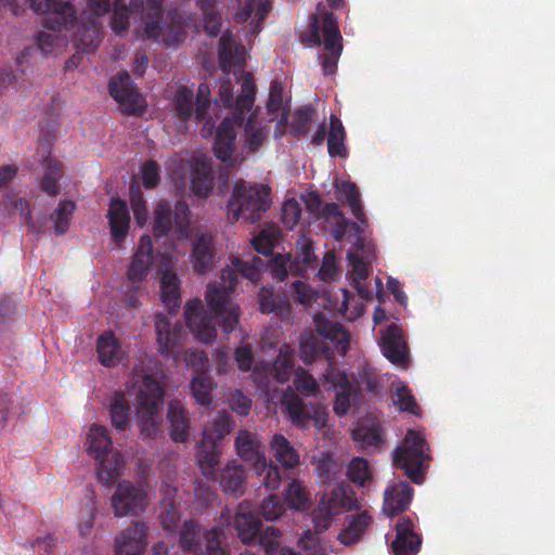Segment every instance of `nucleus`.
Returning a JSON list of instances; mask_svg holds the SVG:
<instances>
[{
	"instance_id": "nucleus-50",
	"label": "nucleus",
	"mask_w": 555,
	"mask_h": 555,
	"mask_svg": "<svg viewBox=\"0 0 555 555\" xmlns=\"http://www.w3.org/2000/svg\"><path fill=\"white\" fill-rule=\"evenodd\" d=\"M253 469L259 477H262L261 483L269 490H275L280 487V469L271 462L268 463L267 457L256 463V465L253 466Z\"/></svg>"
},
{
	"instance_id": "nucleus-20",
	"label": "nucleus",
	"mask_w": 555,
	"mask_h": 555,
	"mask_svg": "<svg viewBox=\"0 0 555 555\" xmlns=\"http://www.w3.org/2000/svg\"><path fill=\"white\" fill-rule=\"evenodd\" d=\"M153 263L154 249L152 238L150 235L145 234L140 238L127 271V278L135 288H138V284L149 274Z\"/></svg>"
},
{
	"instance_id": "nucleus-39",
	"label": "nucleus",
	"mask_w": 555,
	"mask_h": 555,
	"mask_svg": "<svg viewBox=\"0 0 555 555\" xmlns=\"http://www.w3.org/2000/svg\"><path fill=\"white\" fill-rule=\"evenodd\" d=\"M260 311L266 314H282L289 309V302L284 295L275 294L270 287H261L258 293Z\"/></svg>"
},
{
	"instance_id": "nucleus-26",
	"label": "nucleus",
	"mask_w": 555,
	"mask_h": 555,
	"mask_svg": "<svg viewBox=\"0 0 555 555\" xmlns=\"http://www.w3.org/2000/svg\"><path fill=\"white\" fill-rule=\"evenodd\" d=\"M147 12V1L130 0L129 7L126 4L114 5L112 15V28L115 33H120L129 27V16L140 20L145 24Z\"/></svg>"
},
{
	"instance_id": "nucleus-35",
	"label": "nucleus",
	"mask_w": 555,
	"mask_h": 555,
	"mask_svg": "<svg viewBox=\"0 0 555 555\" xmlns=\"http://www.w3.org/2000/svg\"><path fill=\"white\" fill-rule=\"evenodd\" d=\"M162 300L173 313L180 307V281L175 272L165 270L160 278Z\"/></svg>"
},
{
	"instance_id": "nucleus-12",
	"label": "nucleus",
	"mask_w": 555,
	"mask_h": 555,
	"mask_svg": "<svg viewBox=\"0 0 555 555\" xmlns=\"http://www.w3.org/2000/svg\"><path fill=\"white\" fill-rule=\"evenodd\" d=\"M356 503L354 493L346 483L337 485L328 494H324L313 511L315 527L326 530L333 516L349 511Z\"/></svg>"
},
{
	"instance_id": "nucleus-23",
	"label": "nucleus",
	"mask_w": 555,
	"mask_h": 555,
	"mask_svg": "<svg viewBox=\"0 0 555 555\" xmlns=\"http://www.w3.org/2000/svg\"><path fill=\"white\" fill-rule=\"evenodd\" d=\"M107 219L112 240L119 247L125 242L130 227V215L126 202L120 198H112Z\"/></svg>"
},
{
	"instance_id": "nucleus-24",
	"label": "nucleus",
	"mask_w": 555,
	"mask_h": 555,
	"mask_svg": "<svg viewBox=\"0 0 555 555\" xmlns=\"http://www.w3.org/2000/svg\"><path fill=\"white\" fill-rule=\"evenodd\" d=\"M245 48L237 43L232 34L224 31L218 44L219 66L224 74H228L233 67L243 66L245 59Z\"/></svg>"
},
{
	"instance_id": "nucleus-19",
	"label": "nucleus",
	"mask_w": 555,
	"mask_h": 555,
	"mask_svg": "<svg viewBox=\"0 0 555 555\" xmlns=\"http://www.w3.org/2000/svg\"><path fill=\"white\" fill-rule=\"evenodd\" d=\"M147 527L144 522H132L115 538L116 555H142L146 547Z\"/></svg>"
},
{
	"instance_id": "nucleus-54",
	"label": "nucleus",
	"mask_w": 555,
	"mask_h": 555,
	"mask_svg": "<svg viewBox=\"0 0 555 555\" xmlns=\"http://www.w3.org/2000/svg\"><path fill=\"white\" fill-rule=\"evenodd\" d=\"M259 544L263 548L266 555H276L281 547V531L273 527H267L262 532H259Z\"/></svg>"
},
{
	"instance_id": "nucleus-18",
	"label": "nucleus",
	"mask_w": 555,
	"mask_h": 555,
	"mask_svg": "<svg viewBox=\"0 0 555 555\" xmlns=\"http://www.w3.org/2000/svg\"><path fill=\"white\" fill-rule=\"evenodd\" d=\"M154 323L158 351L166 357L173 354L184 335L182 325L179 322L172 324L163 313L155 314Z\"/></svg>"
},
{
	"instance_id": "nucleus-28",
	"label": "nucleus",
	"mask_w": 555,
	"mask_h": 555,
	"mask_svg": "<svg viewBox=\"0 0 555 555\" xmlns=\"http://www.w3.org/2000/svg\"><path fill=\"white\" fill-rule=\"evenodd\" d=\"M234 528L244 544L253 542L259 534L261 521L249 509V504L243 502L234 517Z\"/></svg>"
},
{
	"instance_id": "nucleus-2",
	"label": "nucleus",
	"mask_w": 555,
	"mask_h": 555,
	"mask_svg": "<svg viewBox=\"0 0 555 555\" xmlns=\"http://www.w3.org/2000/svg\"><path fill=\"white\" fill-rule=\"evenodd\" d=\"M318 334L313 332L302 333L299 339V357L305 364H311L319 356L327 361V369L335 366L334 350L321 338L328 339L345 354L349 349L350 337L343 325L336 322L325 321L319 315L315 318Z\"/></svg>"
},
{
	"instance_id": "nucleus-59",
	"label": "nucleus",
	"mask_w": 555,
	"mask_h": 555,
	"mask_svg": "<svg viewBox=\"0 0 555 555\" xmlns=\"http://www.w3.org/2000/svg\"><path fill=\"white\" fill-rule=\"evenodd\" d=\"M267 108L273 115L282 111V119H286L287 113L283 109V87L280 81L275 80L271 83Z\"/></svg>"
},
{
	"instance_id": "nucleus-51",
	"label": "nucleus",
	"mask_w": 555,
	"mask_h": 555,
	"mask_svg": "<svg viewBox=\"0 0 555 555\" xmlns=\"http://www.w3.org/2000/svg\"><path fill=\"white\" fill-rule=\"evenodd\" d=\"M392 401L399 408L400 411L408 412L414 415H418L421 413V409L416 403V400L411 389L403 383H399L396 386Z\"/></svg>"
},
{
	"instance_id": "nucleus-27",
	"label": "nucleus",
	"mask_w": 555,
	"mask_h": 555,
	"mask_svg": "<svg viewBox=\"0 0 555 555\" xmlns=\"http://www.w3.org/2000/svg\"><path fill=\"white\" fill-rule=\"evenodd\" d=\"M235 449L237 455L244 462L251 463L253 466L266 457L263 443L256 434L246 429H242L237 433Z\"/></svg>"
},
{
	"instance_id": "nucleus-55",
	"label": "nucleus",
	"mask_w": 555,
	"mask_h": 555,
	"mask_svg": "<svg viewBox=\"0 0 555 555\" xmlns=\"http://www.w3.org/2000/svg\"><path fill=\"white\" fill-rule=\"evenodd\" d=\"M130 204L138 225L143 227L147 220V209L144 195L139 186H130Z\"/></svg>"
},
{
	"instance_id": "nucleus-57",
	"label": "nucleus",
	"mask_w": 555,
	"mask_h": 555,
	"mask_svg": "<svg viewBox=\"0 0 555 555\" xmlns=\"http://www.w3.org/2000/svg\"><path fill=\"white\" fill-rule=\"evenodd\" d=\"M210 106V90L207 83H199L195 102V119L203 122L207 119Z\"/></svg>"
},
{
	"instance_id": "nucleus-34",
	"label": "nucleus",
	"mask_w": 555,
	"mask_h": 555,
	"mask_svg": "<svg viewBox=\"0 0 555 555\" xmlns=\"http://www.w3.org/2000/svg\"><path fill=\"white\" fill-rule=\"evenodd\" d=\"M214 173L206 162H195L191 170V191L195 196L206 197L212 190Z\"/></svg>"
},
{
	"instance_id": "nucleus-62",
	"label": "nucleus",
	"mask_w": 555,
	"mask_h": 555,
	"mask_svg": "<svg viewBox=\"0 0 555 555\" xmlns=\"http://www.w3.org/2000/svg\"><path fill=\"white\" fill-rule=\"evenodd\" d=\"M159 166L153 160L149 159L141 166V180L145 189L151 190L158 185L160 181Z\"/></svg>"
},
{
	"instance_id": "nucleus-6",
	"label": "nucleus",
	"mask_w": 555,
	"mask_h": 555,
	"mask_svg": "<svg viewBox=\"0 0 555 555\" xmlns=\"http://www.w3.org/2000/svg\"><path fill=\"white\" fill-rule=\"evenodd\" d=\"M270 207V188L268 185H248L244 181L235 184L228 208L234 220L246 219L254 223Z\"/></svg>"
},
{
	"instance_id": "nucleus-41",
	"label": "nucleus",
	"mask_w": 555,
	"mask_h": 555,
	"mask_svg": "<svg viewBox=\"0 0 555 555\" xmlns=\"http://www.w3.org/2000/svg\"><path fill=\"white\" fill-rule=\"evenodd\" d=\"M245 469L238 464H228L220 474V486L224 492L235 495L242 493L245 482Z\"/></svg>"
},
{
	"instance_id": "nucleus-15",
	"label": "nucleus",
	"mask_w": 555,
	"mask_h": 555,
	"mask_svg": "<svg viewBox=\"0 0 555 555\" xmlns=\"http://www.w3.org/2000/svg\"><path fill=\"white\" fill-rule=\"evenodd\" d=\"M108 91L125 115H139L144 111V101L134 89L128 72H121L112 77Z\"/></svg>"
},
{
	"instance_id": "nucleus-53",
	"label": "nucleus",
	"mask_w": 555,
	"mask_h": 555,
	"mask_svg": "<svg viewBox=\"0 0 555 555\" xmlns=\"http://www.w3.org/2000/svg\"><path fill=\"white\" fill-rule=\"evenodd\" d=\"M314 472L321 483H330L337 478V464L331 455H323L315 463Z\"/></svg>"
},
{
	"instance_id": "nucleus-25",
	"label": "nucleus",
	"mask_w": 555,
	"mask_h": 555,
	"mask_svg": "<svg viewBox=\"0 0 555 555\" xmlns=\"http://www.w3.org/2000/svg\"><path fill=\"white\" fill-rule=\"evenodd\" d=\"M414 494V489L408 481H399L385 490L384 512L389 517L406 511Z\"/></svg>"
},
{
	"instance_id": "nucleus-43",
	"label": "nucleus",
	"mask_w": 555,
	"mask_h": 555,
	"mask_svg": "<svg viewBox=\"0 0 555 555\" xmlns=\"http://www.w3.org/2000/svg\"><path fill=\"white\" fill-rule=\"evenodd\" d=\"M75 40L78 50L85 53L94 52L102 40L96 23L90 22L88 26L79 28Z\"/></svg>"
},
{
	"instance_id": "nucleus-29",
	"label": "nucleus",
	"mask_w": 555,
	"mask_h": 555,
	"mask_svg": "<svg viewBox=\"0 0 555 555\" xmlns=\"http://www.w3.org/2000/svg\"><path fill=\"white\" fill-rule=\"evenodd\" d=\"M234 120L231 117L223 118L216 131L214 153L222 162L230 159L235 151Z\"/></svg>"
},
{
	"instance_id": "nucleus-13",
	"label": "nucleus",
	"mask_w": 555,
	"mask_h": 555,
	"mask_svg": "<svg viewBox=\"0 0 555 555\" xmlns=\"http://www.w3.org/2000/svg\"><path fill=\"white\" fill-rule=\"evenodd\" d=\"M256 86L250 73H244L241 82V94L234 100L233 87L229 79L223 80L219 88V98L216 100L224 107H233V119L242 124L244 116L248 113L255 102Z\"/></svg>"
},
{
	"instance_id": "nucleus-56",
	"label": "nucleus",
	"mask_w": 555,
	"mask_h": 555,
	"mask_svg": "<svg viewBox=\"0 0 555 555\" xmlns=\"http://www.w3.org/2000/svg\"><path fill=\"white\" fill-rule=\"evenodd\" d=\"M284 511V502L276 494L269 495L260 505V514L268 521L278 519Z\"/></svg>"
},
{
	"instance_id": "nucleus-9",
	"label": "nucleus",
	"mask_w": 555,
	"mask_h": 555,
	"mask_svg": "<svg viewBox=\"0 0 555 555\" xmlns=\"http://www.w3.org/2000/svg\"><path fill=\"white\" fill-rule=\"evenodd\" d=\"M190 214V207L184 201H178L173 208L167 201H159L154 211V235L163 237L171 234L178 240L186 238Z\"/></svg>"
},
{
	"instance_id": "nucleus-63",
	"label": "nucleus",
	"mask_w": 555,
	"mask_h": 555,
	"mask_svg": "<svg viewBox=\"0 0 555 555\" xmlns=\"http://www.w3.org/2000/svg\"><path fill=\"white\" fill-rule=\"evenodd\" d=\"M36 42H37L38 49L43 54L47 55V54L53 52V50L56 47L63 46L65 42V38L63 36L56 35V34L40 31L36 36Z\"/></svg>"
},
{
	"instance_id": "nucleus-40",
	"label": "nucleus",
	"mask_w": 555,
	"mask_h": 555,
	"mask_svg": "<svg viewBox=\"0 0 555 555\" xmlns=\"http://www.w3.org/2000/svg\"><path fill=\"white\" fill-rule=\"evenodd\" d=\"M330 131L327 135V150L332 157H346L347 149L345 146L346 132L340 119L331 115L330 117Z\"/></svg>"
},
{
	"instance_id": "nucleus-52",
	"label": "nucleus",
	"mask_w": 555,
	"mask_h": 555,
	"mask_svg": "<svg viewBox=\"0 0 555 555\" xmlns=\"http://www.w3.org/2000/svg\"><path fill=\"white\" fill-rule=\"evenodd\" d=\"M1 206L10 215L18 212L24 221H28L30 218L29 202L15 193H7L1 202Z\"/></svg>"
},
{
	"instance_id": "nucleus-64",
	"label": "nucleus",
	"mask_w": 555,
	"mask_h": 555,
	"mask_svg": "<svg viewBox=\"0 0 555 555\" xmlns=\"http://www.w3.org/2000/svg\"><path fill=\"white\" fill-rule=\"evenodd\" d=\"M300 217L301 208L299 203L294 198L285 201L282 208L283 223L287 228L293 229V227L298 223Z\"/></svg>"
},
{
	"instance_id": "nucleus-37",
	"label": "nucleus",
	"mask_w": 555,
	"mask_h": 555,
	"mask_svg": "<svg viewBox=\"0 0 555 555\" xmlns=\"http://www.w3.org/2000/svg\"><path fill=\"white\" fill-rule=\"evenodd\" d=\"M109 415L112 425L120 430L125 431L130 426V405L125 395L116 392L111 399L109 403Z\"/></svg>"
},
{
	"instance_id": "nucleus-61",
	"label": "nucleus",
	"mask_w": 555,
	"mask_h": 555,
	"mask_svg": "<svg viewBox=\"0 0 555 555\" xmlns=\"http://www.w3.org/2000/svg\"><path fill=\"white\" fill-rule=\"evenodd\" d=\"M246 140L253 151L257 150L266 139V128L257 125L253 116L245 124Z\"/></svg>"
},
{
	"instance_id": "nucleus-16",
	"label": "nucleus",
	"mask_w": 555,
	"mask_h": 555,
	"mask_svg": "<svg viewBox=\"0 0 555 555\" xmlns=\"http://www.w3.org/2000/svg\"><path fill=\"white\" fill-rule=\"evenodd\" d=\"M111 503L116 517L137 515L145 509L146 493L132 482L121 480L116 486Z\"/></svg>"
},
{
	"instance_id": "nucleus-31",
	"label": "nucleus",
	"mask_w": 555,
	"mask_h": 555,
	"mask_svg": "<svg viewBox=\"0 0 555 555\" xmlns=\"http://www.w3.org/2000/svg\"><path fill=\"white\" fill-rule=\"evenodd\" d=\"M41 164L43 166V177L40 180L39 189L50 196H57L61 192L59 181L63 176L62 164L50 155H46Z\"/></svg>"
},
{
	"instance_id": "nucleus-48",
	"label": "nucleus",
	"mask_w": 555,
	"mask_h": 555,
	"mask_svg": "<svg viewBox=\"0 0 555 555\" xmlns=\"http://www.w3.org/2000/svg\"><path fill=\"white\" fill-rule=\"evenodd\" d=\"M339 191L344 194L345 199L349 205L351 214L354 216V218L360 221L361 224H366L367 219L362 209L360 192L356 183L344 181L339 186Z\"/></svg>"
},
{
	"instance_id": "nucleus-3",
	"label": "nucleus",
	"mask_w": 555,
	"mask_h": 555,
	"mask_svg": "<svg viewBox=\"0 0 555 555\" xmlns=\"http://www.w3.org/2000/svg\"><path fill=\"white\" fill-rule=\"evenodd\" d=\"M302 41L311 46H320L323 50L319 53L324 75H333L337 70V64L343 52V37L338 28L337 18L332 12L322 15L321 24L318 15H312Z\"/></svg>"
},
{
	"instance_id": "nucleus-33",
	"label": "nucleus",
	"mask_w": 555,
	"mask_h": 555,
	"mask_svg": "<svg viewBox=\"0 0 555 555\" xmlns=\"http://www.w3.org/2000/svg\"><path fill=\"white\" fill-rule=\"evenodd\" d=\"M167 417L170 423L171 439L177 442H185L189 439L190 422L180 402L169 403Z\"/></svg>"
},
{
	"instance_id": "nucleus-22",
	"label": "nucleus",
	"mask_w": 555,
	"mask_h": 555,
	"mask_svg": "<svg viewBox=\"0 0 555 555\" xmlns=\"http://www.w3.org/2000/svg\"><path fill=\"white\" fill-rule=\"evenodd\" d=\"M382 350L384 356L393 364L405 365L409 362L408 346L403 339L401 328L390 324L382 336Z\"/></svg>"
},
{
	"instance_id": "nucleus-58",
	"label": "nucleus",
	"mask_w": 555,
	"mask_h": 555,
	"mask_svg": "<svg viewBox=\"0 0 555 555\" xmlns=\"http://www.w3.org/2000/svg\"><path fill=\"white\" fill-rule=\"evenodd\" d=\"M285 498L291 507H304L308 501L305 487L297 480L293 479L285 490Z\"/></svg>"
},
{
	"instance_id": "nucleus-10",
	"label": "nucleus",
	"mask_w": 555,
	"mask_h": 555,
	"mask_svg": "<svg viewBox=\"0 0 555 555\" xmlns=\"http://www.w3.org/2000/svg\"><path fill=\"white\" fill-rule=\"evenodd\" d=\"M233 422L225 411L218 412L215 420L203 430V438L197 444L196 460L203 473L212 469L219 463V442L231 433Z\"/></svg>"
},
{
	"instance_id": "nucleus-42",
	"label": "nucleus",
	"mask_w": 555,
	"mask_h": 555,
	"mask_svg": "<svg viewBox=\"0 0 555 555\" xmlns=\"http://www.w3.org/2000/svg\"><path fill=\"white\" fill-rule=\"evenodd\" d=\"M272 370L279 383L283 384L291 378L292 373H294L296 369H294V350L289 345L285 344L280 348Z\"/></svg>"
},
{
	"instance_id": "nucleus-14",
	"label": "nucleus",
	"mask_w": 555,
	"mask_h": 555,
	"mask_svg": "<svg viewBox=\"0 0 555 555\" xmlns=\"http://www.w3.org/2000/svg\"><path fill=\"white\" fill-rule=\"evenodd\" d=\"M292 424L298 428H307L311 421L317 426L324 425L326 421V411L321 403H310L307 405L302 398L294 390H286L281 400Z\"/></svg>"
},
{
	"instance_id": "nucleus-44",
	"label": "nucleus",
	"mask_w": 555,
	"mask_h": 555,
	"mask_svg": "<svg viewBox=\"0 0 555 555\" xmlns=\"http://www.w3.org/2000/svg\"><path fill=\"white\" fill-rule=\"evenodd\" d=\"M75 209L76 205L73 201L64 199L57 204L51 214L55 235H63L68 231Z\"/></svg>"
},
{
	"instance_id": "nucleus-17",
	"label": "nucleus",
	"mask_w": 555,
	"mask_h": 555,
	"mask_svg": "<svg viewBox=\"0 0 555 555\" xmlns=\"http://www.w3.org/2000/svg\"><path fill=\"white\" fill-rule=\"evenodd\" d=\"M323 380L336 391L334 412L339 416L346 415L350 409L351 397L357 395L354 384L349 379L346 372L337 367L327 369L323 374Z\"/></svg>"
},
{
	"instance_id": "nucleus-5",
	"label": "nucleus",
	"mask_w": 555,
	"mask_h": 555,
	"mask_svg": "<svg viewBox=\"0 0 555 555\" xmlns=\"http://www.w3.org/2000/svg\"><path fill=\"white\" fill-rule=\"evenodd\" d=\"M138 383V417L141 435L154 438L160 424L159 408L164 402L165 390L152 375L144 374Z\"/></svg>"
},
{
	"instance_id": "nucleus-36",
	"label": "nucleus",
	"mask_w": 555,
	"mask_h": 555,
	"mask_svg": "<svg viewBox=\"0 0 555 555\" xmlns=\"http://www.w3.org/2000/svg\"><path fill=\"white\" fill-rule=\"evenodd\" d=\"M270 446L274 459L282 466L286 468H294L299 464L298 452L283 435H273Z\"/></svg>"
},
{
	"instance_id": "nucleus-46",
	"label": "nucleus",
	"mask_w": 555,
	"mask_h": 555,
	"mask_svg": "<svg viewBox=\"0 0 555 555\" xmlns=\"http://www.w3.org/2000/svg\"><path fill=\"white\" fill-rule=\"evenodd\" d=\"M347 477L356 486L365 487L373 479L369 462L364 457L354 456L348 464Z\"/></svg>"
},
{
	"instance_id": "nucleus-49",
	"label": "nucleus",
	"mask_w": 555,
	"mask_h": 555,
	"mask_svg": "<svg viewBox=\"0 0 555 555\" xmlns=\"http://www.w3.org/2000/svg\"><path fill=\"white\" fill-rule=\"evenodd\" d=\"M293 385L305 397H318L320 393V387L315 378L301 366L294 371Z\"/></svg>"
},
{
	"instance_id": "nucleus-38",
	"label": "nucleus",
	"mask_w": 555,
	"mask_h": 555,
	"mask_svg": "<svg viewBox=\"0 0 555 555\" xmlns=\"http://www.w3.org/2000/svg\"><path fill=\"white\" fill-rule=\"evenodd\" d=\"M172 109L181 121H188L193 115L195 116L194 94L189 87L177 88L172 100Z\"/></svg>"
},
{
	"instance_id": "nucleus-45",
	"label": "nucleus",
	"mask_w": 555,
	"mask_h": 555,
	"mask_svg": "<svg viewBox=\"0 0 555 555\" xmlns=\"http://www.w3.org/2000/svg\"><path fill=\"white\" fill-rule=\"evenodd\" d=\"M212 379L205 372L197 370L191 380V391L196 402L208 405L211 402Z\"/></svg>"
},
{
	"instance_id": "nucleus-8",
	"label": "nucleus",
	"mask_w": 555,
	"mask_h": 555,
	"mask_svg": "<svg viewBox=\"0 0 555 555\" xmlns=\"http://www.w3.org/2000/svg\"><path fill=\"white\" fill-rule=\"evenodd\" d=\"M163 3L164 0H147L144 31L147 38L172 46L183 35L184 23L177 10H170L164 15Z\"/></svg>"
},
{
	"instance_id": "nucleus-11",
	"label": "nucleus",
	"mask_w": 555,
	"mask_h": 555,
	"mask_svg": "<svg viewBox=\"0 0 555 555\" xmlns=\"http://www.w3.org/2000/svg\"><path fill=\"white\" fill-rule=\"evenodd\" d=\"M179 544L184 552L193 555H228L217 529L203 530L194 520H185L180 531Z\"/></svg>"
},
{
	"instance_id": "nucleus-21",
	"label": "nucleus",
	"mask_w": 555,
	"mask_h": 555,
	"mask_svg": "<svg viewBox=\"0 0 555 555\" xmlns=\"http://www.w3.org/2000/svg\"><path fill=\"white\" fill-rule=\"evenodd\" d=\"M422 545V537L414 531L410 517H401L396 525V539L391 542L395 555H416Z\"/></svg>"
},
{
	"instance_id": "nucleus-32",
	"label": "nucleus",
	"mask_w": 555,
	"mask_h": 555,
	"mask_svg": "<svg viewBox=\"0 0 555 555\" xmlns=\"http://www.w3.org/2000/svg\"><path fill=\"white\" fill-rule=\"evenodd\" d=\"M96 351L100 362L108 367L117 365L122 358L120 344L112 332L99 336Z\"/></svg>"
},
{
	"instance_id": "nucleus-47",
	"label": "nucleus",
	"mask_w": 555,
	"mask_h": 555,
	"mask_svg": "<svg viewBox=\"0 0 555 555\" xmlns=\"http://www.w3.org/2000/svg\"><path fill=\"white\" fill-rule=\"evenodd\" d=\"M352 439L358 442L361 448H377L384 441L379 425H359L352 430Z\"/></svg>"
},
{
	"instance_id": "nucleus-7",
	"label": "nucleus",
	"mask_w": 555,
	"mask_h": 555,
	"mask_svg": "<svg viewBox=\"0 0 555 555\" xmlns=\"http://www.w3.org/2000/svg\"><path fill=\"white\" fill-rule=\"evenodd\" d=\"M428 446L424 436L410 429L402 444L393 452V464L404 472L406 477L416 485L424 481L425 463L429 461Z\"/></svg>"
},
{
	"instance_id": "nucleus-60",
	"label": "nucleus",
	"mask_w": 555,
	"mask_h": 555,
	"mask_svg": "<svg viewBox=\"0 0 555 555\" xmlns=\"http://www.w3.org/2000/svg\"><path fill=\"white\" fill-rule=\"evenodd\" d=\"M314 115V109L310 106H302L298 108L291 124L292 131L296 134H304L308 131L309 125Z\"/></svg>"
},
{
	"instance_id": "nucleus-1",
	"label": "nucleus",
	"mask_w": 555,
	"mask_h": 555,
	"mask_svg": "<svg viewBox=\"0 0 555 555\" xmlns=\"http://www.w3.org/2000/svg\"><path fill=\"white\" fill-rule=\"evenodd\" d=\"M253 260L254 262H249L233 257L232 268L223 270L221 274L223 282L229 284L227 286L208 285L206 301L211 314L204 310L201 299L195 298L186 302L185 324L196 339L205 344L212 341L217 337V324L225 334L234 331L240 319V307L230 302V293L237 284V274L250 281L258 279L259 270L255 262H260V259L254 257Z\"/></svg>"
},
{
	"instance_id": "nucleus-30",
	"label": "nucleus",
	"mask_w": 555,
	"mask_h": 555,
	"mask_svg": "<svg viewBox=\"0 0 555 555\" xmlns=\"http://www.w3.org/2000/svg\"><path fill=\"white\" fill-rule=\"evenodd\" d=\"M215 248L210 235L202 234L193 242L191 261L193 269L198 274L206 273L214 263Z\"/></svg>"
},
{
	"instance_id": "nucleus-4",
	"label": "nucleus",
	"mask_w": 555,
	"mask_h": 555,
	"mask_svg": "<svg viewBox=\"0 0 555 555\" xmlns=\"http://www.w3.org/2000/svg\"><path fill=\"white\" fill-rule=\"evenodd\" d=\"M87 452L98 462L99 481L112 483L119 475L122 456L118 450L114 449L109 433L104 426L98 424L90 426L87 434Z\"/></svg>"
}]
</instances>
